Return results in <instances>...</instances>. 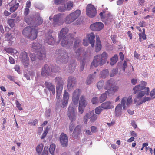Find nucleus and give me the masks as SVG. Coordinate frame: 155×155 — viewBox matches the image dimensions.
<instances>
[{
    "instance_id": "obj_1",
    "label": "nucleus",
    "mask_w": 155,
    "mask_h": 155,
    "mask_svg": "<svg viewBox=\"0 0 155 155\" xmlns=\"http://www.w3.org/2000/svg\"><path fill=\"white\" fill-rule=\"evenodd\" d=\"M24 20L28 25H32L31 26H28L25 28L23 30V35L30 39H35L37 37L38 31L36 26L42 23L43 19L40 17V14L37 13L35 18H34L33 15L25 16Z\"/></svg>"
},
{
    "instance_id": "obj_2",
    "label": "nucleus",
    "mask_w": 155,
    "mask_h": 155,
    "mask_svg": "<svg viewBox=\"0 0 155 155\" xmlns=\"http://www.w3.org/2000/svg\"><path fill=\"white\" fill-rule=\"evenodd\" d=\"M68 54L66 51L62 49H59L56 51V60L58 63L66 64L68 61Z\"/></svg>"
},
{
    "instance_id": "obj_3",
    "label": "nucleus",
    "mask_w": 155,
    "mask_h": 155,
    "mask_svg": "<svg viewBox=\"0 0 155 155\" xmlns=\"http://www.w3.org/2000/svg\"><path fill=\"white\" fill-rule=\"evenodd\" d=\"M81 11L77 10L74 12L69 14L66 17L65 21L67 24H69L73 22L79 16Z\"/></svg>"
},
{
    "instance_id": "obj_4",
    "label": "nucleus",
    "mask_w": 155,
    "mask_h": 155,
    "mask_svg": "<svg viewBox=\"0 0 155 155\" xmlns=\"http://www.w3.org/2000/svg\"><path fill=\"white\" fill-rule=\"evenodd\" d=\"M77 112L74 108L73 104L69 106L67 111V115L71 122L75 121L77 118Z\"/></svg>"
},
{
    "instance_id": "obj_5",
    "label": "nucleus",
    "mask_w": 155,
    "mask_h": 155,
    "mask_svg": "<svg viewBox=\"0 0 155 155\" xmlns=\"http://www.w3.org/2000/svg\"><path fill=\"white\" fill-rule=\"evenodd\" d=\"M97 118V116L94 113V110H92L87 113L83 117V121L84 123L86 124L88 122V119L91 122H94Z\"/></svg>"
},
{
    "instance_id": "obj_6",
    "label": "nucleus",
    "mask_w": 155,
    "mask_h": 155,
    "mask_svg": "<svg viewBox=\"0 0 155 155\" xmlns=\"http://www.w3.org/2000/svg\"><path fill=\"white\" fill-rule=\"evenodd\" d=\"M69 97V93L67 92L66 90L64 92L63 94V100L62 101L61 104H60L59 103H57L56 104V109H58L61 107L64 108L66 107L68 100Z\"/></svg>"
},
{
    "instance_id": "obj_7",
    "label": "nucleus",
    "mask_w": 155,
    "mask_h": 155,
    "mask_svg": "<svg viewBox=\"0 0 155 155\" xmlns=\"http://www.w3.org/2000/svg\"><path fill=\"white\" fill-rule=\"evenodd\" d=\"M64 17L63 14L59 13L55 15L53 17V24L54 26H58L62 25Z\"/></svg>"
},
{
    "instance_id": "obj_8",
    "label": "nucleus",
    "mask_w": 155,
    "mask_h": 155,
    "mask_svg": "<svg viewBox=\"0 0 155 155\" xmlns=\"http://www.w3.org/2000/svg\"><path fill=\"white\" fill-rule=\"evenodd\" d=\"M61 40V45L64 47L68 48H70L73 45V39L72 38H68L67 37H65L62 38H59Z\"/></svg>"
},
{
    "instance_id": "obj_9",
    "label": "nucleus",
    "mask_w": 155,
    "mask_h": 155,
    "mask_svg": "<svg viewBox=\"0 0 155 155\" xmlns=\"http://www.w3.org/2000/svg\"><path fill=\"white\" fill-rule=\"evenodd\" d=\"M105 63L104 61L101 59V57L97 55L94 57V59L91 63V67H92V66L96 67L99 66H101Z\"/></svg>"
},
{
    "instance_id": "obj_10",
    "label": "nucleus",
    "mask_w": 155,
    "mask_h": 155,
    "mask_svg": "<svg viewBox=\"0 0 155 155\" xmlns=\"http://www.w3.org/2000/svg\"><path fill=\"white\" fill-rule=\"evenodd\" d=\"M81 93V91L79 89H76L74 91L72 94V100L73 104L77 106L79 96Z\"/></svg>"
},
{
    "instance_id": "obj_11",
    "label": "nucleus",
    "mask_w": 155,
    "mask_h": 155,
    "mask_svg": "<svg viewBox=\"0 0 155 155\" xmlns=\"http://www.w3.org/2000/svg\"><path fill=\"white\" fill-rule=\"evenodd\" d=\"M67 88L69 91H71L76 87V81L72 76L69 77L67 80Z\"/></svg>"
},
{
    "instance_id": "obj_12",
    "label": "nucleus",
    "mask_w": 155,
    "mask_h": 155,
    "mask_svg": "<svg viewBox=\"0 0 155 155\" xmlns=\"http://www.w3.org/2000/svg\"><path fill=\"white\" fill-rule=\"evenodd\" d=\"M86 13L88 16L91 18L96 15L97 13L96 10L93 5L89 4L87 5Z\"/></svg>"
},
{
    "instance_id": "obj_13",
    "label": "nucleus",
    "mask_w": 155,
    "mask_h": 155,
    "mask_svg": "<svg viewBox=\"0 0 155 155\" xmlns=\"http://www.w3.org/2000/svg\"><path fill=\"white\" fill-rule=\"evenodd\" d=\"M20 58L23 65L25 67H28L29 64V58L27 53L25 51L21 52Z\"/></svg>"
},
{
    "instance_id": "obj_14",
    "label": "nucleus",
    "mask_w": 155,
    "mask_h": 155,
    "mask_svg": "<svg viewBox=\"0 0 155 155\" xmlns=\"http://www.w3.org/2000/svg\"><path fill=\"white\" fill-rule=\"evenodd\" d=\"M104 25L101 22H97L91 24L90 26V29L93 31H99L102 29Z\"/></svg>"
},
{
    "instance_id": "obj_15",
    "label": "nucleus",
    "mask_w": 155,
    "mask_h": 155,
    "mask_svg": "<svg viewBox=\"0 0 155 155\" xmlns=\"http://www.w3.org/2000/svg\"><path fill=\"white\" fill-rule=\"evenodd\" d=\"M51 71L48 65H45L42 69L41 73V76L46 77L48 76L51 75Z\"/></svg>"
},
{
    "instance_id": "obj_16",
    "label": "nucleus",
    "mask_w": 155,
    "mask_h": 155,
    "mask_svg": "<svg viewBox=\"0 0 155 155\" xmlns=\"http://www.w3.org/2000/svg\"><path fill=\"white\" fill-rule=\"evenodd\" d=\"M19 5V3H17L16 0H12L8 5L10 7V11L11 12H14L18 8Z\"/></svg>"
},
{
    "instance_id": "obj_17",
    "label": "nucleus",
    "mask_w": 155,
    "mask_h": 155,
    "mask_svg": "<svg viewBox=\"0 0 155 155\" xmlns=\"http://www.w3.org/2000/svg\"><path fill=\"white\" fill-rule=\"evenodd\" d=\"M60 140L62 146L66 147L68 145V137L64 133H62L60 136Z\"/></svg>"
},
{
    "instance_id": "obj_18",
    "label": "nucleus",
    "mask_w": 155,
    "mask_h": 155,
    "mask_svg": "<svg viewBox=\"0 0 155 155\" xmlns=\"http://www.w3.org/2000/svg\"><path fill=\"white\" fill-rule=\"evenodd\" d=\"M55 41V39L51 35L47 34L46 35L44 40L45 43L51 45H53L54 44Z\"/></svg>"
},
{
    "instance_id": "obj_19",
    "label": "nucleus",
    "mask_w": 155,
    "mask_h": 155,
    "mask_svg": "<svg viewBox=\"0 0 155 155\" xmlns=\"http://www.w3.org/2000/svg\"><path fill=\"white\" fill-rule=\"evenodd\" d=\"M46 88L49 91L50 93L53 95L55 94V86L52 83L48 82H45V83Z\"/></svg>"
},
{
    "instance_id": "obj_20",
    "label": "nucleus",
    "mask_w": 155,
    "mask_h": 155,
    "mask_svg": "<svg viewBox=\"0 0 155 155\" xmlns=\"http://www.w3.org/2000/svg\"><path fill=\"white\" fill-rule=\"evenodd\" d=\"M37 58L39 60H43L46 56V52L44 48L41 49L36 52Z\"/></svg>"
},
{
    "instance_id": "obj_21",
    "label": "nucleus",
    "mask_w": 155,
    "mask_h": 155,
    "mask_svg": "<svg viewBox=\"0 0 155 155\" xmlns=\"http://www.w3.org/2000/svg\"><path fill=\"white\" fill-rule=\"evenodd\" d=\"M81 126L78 125L75 128L73 131L72 136L74 139H78L80 135Z\"/></svg>"
},
{
    "instance_id": "obj_22",
    "label": "nucleus",
    "mask_w": 155,
    "mask_h": 155,
    "mask_svg": "<svg viewBox=\"0 0 155 155\" xmlns=\"http://www.w3.org/2000/svg\"><path fill=\"white\" fill-rule=\"evenodd\" d=\"M42 48L41 45L38 41H35L31 45L32 50L33 51L37 52Z\"/></svg>"
},
{
    "instance_id": "obj_23",
    "label": "nucleus",
    "mask_w": 155,
    "mask_h": 155,
    "mask_svg": "<svg viewBox=\"0 0 155 155\" xmlns=\"http://www.w3.org/2000/svg\"><path fill=\"white\" fill-rule=\"evenodd\" d=\"M112 103V102L110 101L105 102L101 104V107L104 109L113 108L114 107Z\"/></svg>"
},
{
    "instance_id": "obj_24",
    "label": "nucleus",
    "mask_w": 155,
    "mask_h": 155,
    "mask_svg": "<svg viewBox=\"0 0 155 155\" xmlns=\"http://www.w3.org/2000/svg\"><path fill=\"white\" fill-rule=\"evenodd\" d=\"M122 106L120 104H119L115 108V113L116 117H119L122 114Z\"/></svg>"
},
{
    "instance_id": "obj_25",
    "label": "nucleus",
    "mask_w": 155,
    "mask_h": 155,
    "mask_svg": "<svg viewBox=\"0 0 155 155\" xmlns=\"http://www.w3.org/2000/svg\"><path fill=\"white\" fill-rule=\"evenodd\" d=\"M4 50L9 54H12V53H13L14 56L15 55L17 57L19 54L18 51L12 48H4Z\"/></svg>"
},
{
    "instance_id": "obj_26",
    "label": "nucleus",
    "mask_w": 155,
    "mask_h": 155,
    "mask_svg": "<svg viewBox=\"0 0 155 155\" xmlns=\"http://www.w3.org/2000/svg\"><path fill=\"white\" fill-rule=\"evenodd\" d=\"M87 104L88 102L86 100L85 96L84 95H82L79 101V105L85 107Z\"/></svg>"
},
{
    "instance_id": "obj_27",
    "label": "nucleus",
    "mask_w": 155,
    "mask_h": 155,
    "mask_svg": "<svg viewBox=\"0 0 155 155\" xmlns=\"http://www.w3.org/2000/svg\"><path fill=\"white\" fill-rule=\"evenodd\" d=\"M68 31L69 30L67 28H63L61 31L59 35V38H62L65 37H67L66 35L68 32Z\"/></svg>"
},
{
    "instance_id": "obj_28",
    "label": "nucleus",
    "mask_w": 155,
    "mask_h": 155,
    "mask_svg": "<svg viewBox=\"0 0 155 155\" xmlns=\"http://www.w3.org/2000/svg\"><path fill=\"white\" fill-rule=\"evenodd\" d=\"M96 43L95 51L96 52H99L101 49V43L100 40V39L98 36H96Z\"/></svg>"
},
{
    "instance_id": "obj_29",
    "label": "nucleus",
    "mask_w": 155,
    "mask_h": 155,
    "mask_svg": "<svg viewBox=\"0 0 155 155\" xmlns=\"http://www.w3.org/2000/svg\"><path fill=\"white\" fill-rule=\"evenodd\" d=\"M88 39L90 41V43L91 44V46L93 47L94 44L95 35L93 33L88 34L87 35Z\"/></svg>"
},
{
    "instance_id": "obj_30",
    "label": "nucleus",
    "mask_w": 155,
    "mask_h": 155,
    "mask_svg": "<svg viewBox=\"0 0 155 155\" xmlns=\"http://www.w3.org/2000/svg\"><path fill=\"white\" fill-rule=\"evenodd\" d=\"M113 85L114 81L113 80L110 79L106 82V84L104 86V89L109 90Z\"/></svg>"
},
{
    "instance_id": "obj_31",
    "label": "nucleus",
    "mask_w": 155,
    "mask_h": 155,
    "mask_svg": "<svg viewBox=\"0 0 155 155\" xmlns=\"http://www.w3.org/2000/svg\"><path fill=\"white\" fill-rule=\"evenodd\" d=\"M96 73V72H94V74H91L89 75L86 80V83L87 84H90L93 82L94 79L95 77V74Z\"/></svg>"
},
{
    "instance_id": "obj_32",
    "label": "nucleus",
    "mask_w": 155,
    "mask_h": 155,
    "mask_svg": "<svg viewBox=\"0 0 155 155\" xmlns=\"http://www.w3.org/2000/svg\"><path fill=\"white\" fill-rule=\"evenodd\" d=\"M149 89L148 87L146 88V91H142L140 92L138 94L137 98L140 99L145 94L148 95L149 94Z\"/></svg>"
},
{
    "instance_id": "obj_33",
    "label": "nucleus",
    "mask_w": 155,
    "mask_h": 155,
    "mask_svg": "<svg viewBox=\"0 0 155 155\" xmlns=\"http://www.w3.org/2000/svg\"><path fill=\"white\" fill-rule=\"evenodd\" d=\"M109 90L107 91L104 93L102 94L100 97L99 101L102 103L105 100L107 97V95L110 94Z\"/></svg>"
},
{
    "instance_id": "obj_34",
    "label": "nucleus",
    "mask_w": 155,
    "mask_h": 155,
    "mask_svg": "<svg viewBox=\"0 0 155 155\" xmlns=\"http://www.w3.org/2000/svg\"><path fill=\"white\" fill-rule=\"evenodd\" d=\"M76 64L74 61H73L70 63L69 66L68 67L67 70L70 72H72L74 70Z\"/></svg>"
},
{
    "instance_id": "obj_35",
    "label": "nucleus",
    "mask_w": 155,
    "mask_h": 155,
    "mask_svg": "<svg viewBox=\"0 0 155 155\" xmlns=\"http://www.w3.org/2000/svg\"><path fill=\"white\" fill-rule=\"evenodd\" d=\"M100 77L103 78H105L109 75V71L107 69H105L100 72Z\"/></svg>"
},
{
    "instance_id": "obj_36",
    "label": "nucleus",
    "mask_w": 155,
    "mask_h": 155,
    "mask_svg": "<svg viewBox=\"0 0 155 155\" xmlns=\"http://www.w3.org/2000/svg\"><path fill=\"white\" fill-rule=\"evenodd\" d=\"M144 89L143 86L141 85H139L135 86L133 88L134 91L133 93L135 94H136L137 92L142 90Z\"/></svg>"
},
{
    "instance_id": "obj_37",
    "label": "nucleus",
    "mask_w": 155,
    "mask_h": 155,
    "mask_svg": "<svg viewBox=\"0 0 155 155\" xmlns=\"http://www.w3.org/2000/svg\"><path fill=\"white\" fill-rule=\"evenodd\" d=\"M55 82L56 83V85H64V81L63 80L61 77H56L55 79Z\"/></svg>"
},
{
    "instance_id": "obj_38",
    "label": "nucleus",
    "mask_w": 155,
    "mask_h": 155,
    "mask_svg": "<svg viewBox=\"0 0 155 155\" xmlns=\"http://www.w3.org/2000/svg\"><path fill=\"white\" fill-rule=\"evenodd\" d=\"M81 43V39L79 37H77L75 38V41L74 43V48H77L80 46Z\"/></svg>"
},
{
    "instance_id": "obj_39",
    "label": "nucleus",
    "mask_w": 155,
    "mask_h": 155,
    "mask_svg": "<svg viewBox=\"0 0 155 155\" xmlns=\"http://www.w3.org/2000/svg\"><path fill=\"white\" fill-rule=\"evenodd\" d=\"M80 48L78 49L77 50L75 51L74 56L78 60L81 61V52Z\"/></svg>"
},
{
    "instance_id": "obj_40",
    "label": "nucleus",
    "mask_w": 155,
    "mask_h": 155,
    "mask_svg": "<svg viewBox=\"0 0 155 155\" xmlns=\"http://www.w3.org/2000/svg\"><path fill=\"white\" fill-rule=\"evenodd\" d=\"M98 55L101 57V59H103L105 63L107 59L108 58V54L105 52H103L102 54H99Z\"/></svg>"
},
{
    "instance_id": "obj_41",
    "label": "nucleus",
    "mask_w": 155,
    "mask_h": 155,
    "mask_svg": "<svg viewBox=\"0 0 155 155\" xmlns=\"http://www.w3.org/2000/svg\"><path fill=\"white\" fill-rule=\"evenodd\" d=\"M118 60V56L115 54L114 56L112 57L110 59V64L111 65H114L117 61Z\"/></svg>"
},
{
    "instance_id": "obj_42",
    "label": "nucleus",
    "mask_w": 155,
    "mask_h": 155,
    "mask_svg": "<svg viewBox=\"0 0 155 155\" xmlns=\"http://www.w3.org/2000/svg\"><path fill=\"white\" fill-rule=\"evenodd\" d=\"M55 149V145L54 144H52L50 145L49 151L50 153L52 155H54Z\"/></svg>"
},
{
    "instance_id": "obj_43",
    "label": "nucleus",
    "mask_w": 155,
    "mask_h": 155,
    "mask_svg": "<svg viewBox=\"0 0 155 155\" xmlns=\"http://www.w3.org/2000/svg\"><path fill=\"white\" fill-rule=\"evenodd\" d=\"M43 147V145L42 144H41L37 146L36 148V151L38 154L40 155L41 153Z\"/></svg>"
},
{
    "instance_id": "obj_44",
    "label": "nucleus",
    "mask_w": 155,
    "mask_h": 155,
    "mask_svg": "<svg viewBox=\"0 0 155 155\" xmlns=\"http://www.w3.org/2000/svg\"><path fill=\"white\" fill-rule=\"evenodd\" d=\"M127 100V98L126 97H123L121 101V104L122 106L123 107V108L124 109H126V101Z\"/></svg>"
},
{
    "instance_id": "obj_45",
    "label": "nucleus",
    "mask_w": 155,
    "mask_h": 155,
    "mask_svg": "<svg viewBox=\"0 0 155 155\" xmlns=\"http://www.w3.org/2000/svg\"><path fill=\"white\" fill-rule=\"evenodd\" d=\"M60 4L61 5L58 7V8L59 11L62 12H64L66 10L65 4Z\"/></svg>"
},
{
    "instance_id": "obj_46",
    "label": "nucleus",
    "mask_w": 155,
    "mask_h": 155,
    "mask_svg": "<svg viewBox=\"0 0 155 155\" xmlns=\"http://www.w3.org/2000/svg\"><path fill=\"white\" fill-rule=\"evenodd\" d=\"M118 73V69L116 68L113 69L110 74V77H113L116 75Z\"/></svg>"
},
{
    "instance_id": "obj_47",
    "label": "nucleus",
    "mask_w": 155,
    "mask_h": 155,
    "mask_svg": "<svg viewBox=\"0 0 155 155\" xmlns=\"http://www.w3.org/2000/svg\"><path fill=\"white\" fill-rule=\"evenodd\" d=\"M51 70V72L56 73L59 71L60 68L58 67L55 66L52 67Z\"/></svg>"
},
{
    "instance_id": "obj_48",
    "label": "nucleus",
    "mask_w": 155,
    "mask_h": 155,
    "mask_svg": "<svg viewBox=\"0 0 155 155\" xmlns=\"http://www.w3.org/2000/svg\"><path fill=\"white\" fill-rule=\"evenodd\" d=\"M63 85H56V92H58L59 93H61L63 89Z\"/></svg>"
},
{
    "instance_id": "obj_49",
    "label": "nucleus",
    "mask_w": 155,
    "mask_h": 155,
    "mask_svg": "<svg viewBox=\"0 0 155 155\" xmlns=\"http://www.w3.org/2000/svg\"><path fill=\"white\" fill-rule=\"evenodd\" d=\"M73 5V2L71 1H70L67 3L66 9L67 10L69 11L71 10V8Z\"/></svg>"
},
{
    "instance_id": "obj_50",
    "label": "nucleus",
    "mask_w": 155,
    "mask_h": 155,
    "mask_svg": "<svg viewBox=\"0 0 155 155\" xmlns=\"http://www.w3.org/2000/svg\"><path fill=\"white\" fill-rule=\"evenodd\" d=\"M126 100L127 106L128 107H129L132 102V97L131 96H130Z\"/></svg>"
},
{
    "instance_id": "obj_51",
    "label": "nucleus",
    "mask_w": 155,
    "mask_h": 155,
    "mask_svg": "<svg viewBox=\"0 0 155 155\" xmlns=\"http://www.w3.org/2000/svg\"><path fill=\"white\" fill-rule=\"evenodd\" d=\"M102 108V107H101V105L100 106H99L96 108L95 110V113L97 114H99L103 110V109Z\"/></svg>"
},
{
    "instance_id": "obj_52",
    "label": "nucleus",
    "mask_w": 155,
    "mask_h": 155,
    "mask_svg": "<svg viewBox=\"0 0 155 155\" xmlns=\"http://www.w3.org/2000/svg\"><path fill=\"white\" fill-rule=\"evenodd\" d=\"M15 19H9L8 22L9 25L12 28L14 26V21Z\"/></svg>"
},
{
    "instance_id": "obj_53",
    "label": "nucleus",
    "mask_w": 155,
    "mask_h": 155,
    "mask_svg": "<svg viewBox=\"0 0 155 155\" xmlns=\"http://www.w3.org/2000/svg\"><path fill=\"white\" fill-rule=\"evenodd\" d=\"M104 84V82L103 80H101L97 84V87L98 89H101Z\"/></svg>"
},
{
    "instance_id": "obj_54",
    "label": "nucleus",
    "mask_w": 155,
    "mask_h": 155,
    "mask_svg": "<svg viewBox=\"0 0 155 155\" xmlns=\"http://www.w3.org/2000/svg\"><path fill=\"white\" fill-rule=\"evenodd\" d=\"M118 87L117 86H114L112 87L109 90V93H110V91H113V92H115L117 91L118 90Z\"/></svg>"
},
{
    "instance_id": "obj_55",
    "label": "nucleus",
    "mask_w": 155,
    "mask_h": 155,
    "mask_svg": "<svg viewBox=\"0 0 155 155\" xmlns=\"http://www.w3.org/2000/svg\"><path fill=\"white\" fill-rule=\"evenodd\" d=\"M30 56L31 60L32 61H34L36 60L37 58V56H36L35 54L33 53L30 54Z\"/></svg>"
},
{
    "instance_id": "obj_56",
    "label": "nucleus",
    "mask_w": 155,
    "mask_h": 155,
    "mask_svg": "<svg viewBox=\"0 0 155 155\" xmlns=\"http://www.w3.org/2000/svg\"><path fill=\"white\" fill-rule=\"evenodd\" d=\"M67 0H55L54 2L56 4H64Z\"/></svg>"
},
{
    "instance_id": "obj_57",
    "label": "nucleus",
    "mask_w": 155,
    "mask_h": 155,
    "mask_svg": "<svg viewBox=\"0 0 155 155\" xmlns=\"http://www.w3.org/2000/svg\"><path fill=\"white\" fill-rule=\"evenodd\" d=\"M85 107H84L79 105L78 111L81 114H82L84 111V108Z\"/></svg>"
},
{
    "instance_id": "obj_58",
    "label": "nucleus",
    "mask_w": 155,
    "mask_h": 155,
    "mask_svg": "<svg viewBox=\"0 0 155 155\" xmlns=\"http://www.w3.org/2000/svg\"><path fill=\"white\" fill-rule=\"evenodd\" d=\"M91 102L93 104H95L98 102V99L97 97H93L91 100Z\"/></svg>"
},
{
    "instance_id": "obj_59",
    "label": "nucleus",
    "mask_w": 155,
    "mask_h": 155,
    "mask_svg": "<svg viewBox=\"0 0 155 155\" xmlns=\"http://www.w3.org/2000/svg\"><path fill=\"white\" fill-rule=\"evenodd\" d=\"M139 35L140 38L143 40H145L146 39L145 34L144 33H139Z\"/></svg>"
},
{
    "instance_id": "obj_60",
    "label": "nucleus",
    "mask_w": 155,
    "mask_h": 155,
    "mask_svg": "<svg viewBox=\"0 0 155 155\" xmlns=\"http://www.w3.org/2000/svg\"><path fill=\"white\" fill-rule=\"evenodd\" d=\"M29 13V9L28 8H25L24 9V14L25 16H27V15Z\"/></svg>"
},
{
    "instance_id": "obj_61",
    "label": "nucleus",
    "mask_w": 155,
    "mask_h": 155,
    "mask_svg": "<svg viewBox=\"0 0 155 155\" xmlns=\"http://www.w3.org/2000/svg\"><path fill=\"white\" fill-rule=\"evenodd\" d=\"M48 148L47 147H45L44 149V155H47L48 153Z\"/></svg>"
},
{
    "instance_id": "obj_62",
    "label": "nucleus",
    "mask_w": 155,
    "mask_h": 155,
    "mask_svg": "<svg viewBox=\"0 0 155 155\" xmlns=\"http://www.w3.org/2000/svg\"><path fill=\"white\" fill-rule=\"evenodd\" d=\"M74 124L72 123V122H71L70 124L69 127V130L70 131H72L74 129Z\"/></svg>"
},
{
    "instance_id": "obj_63",
    "label": "nucleus",
    "mask_w": 155,
    "mask_h": 155,
    "mask_svg": "<svg viewBox=\"0 0 155 155\" xmlns=\"http://www.w3.org/2000/svg\"><path fill=\"white\" fill-rule=\"evenodd\" d=\"M7 77L11 81H14L15 80V78L14 76L8 75L7 76Z\"/></svg>"
},
{
    "instance_id": "obj_64",
    "label": "nucleus",
    "mask_w": 155,
    "mask_h": 155,
    "mask_svg": "<svg viewBox=\"0 0 155 155\" xmlns=\"http://www.w3.org/2000/svg\"><path fill=\"white\" fill-rule=\"evenodd\" d=\"M84 65L85 63L84 61H83L81 63V66L80 69V71H82L83 70Z\"/></svg>"
}]
</instances>
